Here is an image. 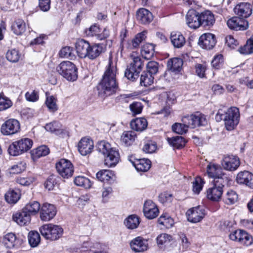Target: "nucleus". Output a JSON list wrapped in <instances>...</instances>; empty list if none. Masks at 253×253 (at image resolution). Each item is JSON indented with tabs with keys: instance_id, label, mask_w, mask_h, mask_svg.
<instances>
[{
	"instance_id": "20e7f679",
	"label": "nucleus",
	"mask_w": 253,
	"mask_h": 253,
	"mask_svg": "<svg viewBox=\"0 0 253 253\" xmlns=\"http://www.w3.org/2000/svg\"><path fill=\"white\" fill-rule=\"evenodd\" d=\"M58 73L67 80L71 82L78 78V69L76 65L69 61H63L56 67Z\"/></svg>"
},
{
	"instance_id": "39448f33",
	"label": "nucleus",
	"mask_w": 253,
	"mask_h": 253,
	"mask_svg": "<svg viewBox=\"0 0 253 253\" xmlns=\"http://www.w3.org/2000/svg\"><path fill=\"white\" fill-rule=\"evenodd\" d=\"M40 231L45 239L50 241L58 240L63 233L61 226L51 223L43 225L40 228Z\"/></svg>"
},
{
	"instance_id": "9b49d317",
	"label": "nucleus",
	"mask_w": 253,
	"mask_h": 253,
	"mask_svg": "<svg viewBox=\"0 0 253 253\" xmlns=\"http://www.w3.org/2000/svg\"><path fill=\"white\" fill-rule=\"evenodd\" d=\"M226 183L217 182V181L213 182L207 190L206 197L207 199L213 202L219 201L223 194V188Z\"/></svg>"
},
{
	"instance_id": "ea45409f",
	"label": "nucleus",
	"mask_w": 253,
	"mask_h": 253,
	"mask_svg": "<svg viewBox=\"0 0 253 253\" xmlns=\"http://www.w3.org/2000/svg\"><path fill=\"white\" fill-rule=\"evenodd\" d=\"M45 94V105L48 109L51 112L56 111L58 110L56 98L53 95H50L47 92H46Z\"/></svg>"
},
{
	"instance_id": "2eb2a0df",
	"label": "nucleus",
	"mask_w": 253,
	"mask_h": 253,
	"mask_svg": "<svg viewBox=\"0 0 253 253\" xmlns=\"http://www.w3.org/2000/svg\"><path fill=\"white\" fill-rule=\"evenodd\" d=\"M23 241L14 233H8L3 236L2 243L4 246L9 249H17L20 247Z\"/></svg>"
},
{
	"instance_id": "7ed1b4c3",
	"label": "nucleus",
	"mask_w": 253,
	"mask_h": 253,
	"mask_svg": "<svg viewBox=\"0 0 253 253\" xmlns=\"http://www.w3.org/2000/svg\"><path fill=\"white\" fill-rule=\"evenodd\" d=\"M97 150L104 158V164L108 167H115L119 162L120 155L118 150L112 148L110 143L101 141L97 144Z\"/></svg>"
},
{
	"instance_id": "4be33fe9",
	"label": "nucleus",
	"mask_w": 253,
	"mask_h": 253,
	"mask_svg": "<svg viewBox=\"0 0 253 253\" xmlns=\"http://www.w3.org/2000/svg\"><path fill=\"white\" fill-rule=\"evenodd\" d=\"M78 150L83 156L90 153L94 147L93 142L88 138L84 137L78 143Z\"/></svg>"
},
{
	"instance_id": "8fccbe9b",
	"label": "nucleus",
	"mask_w": 253,
	"mask_h": 253,
	"mask_svg": "<svg viewBox=\"0 0 253 253\" xmlns=\"http://www.w3.org/2000/svg\"><path fill=\"white\" fill-rule=\"evenodd\" d=\"M5 199L7 203L14 204L20 199V194L18 192L13 190H10L5 194Z\"/></svg>"
},
{
	"instance_id": "f257e3e1",
	"label": "nucleus",
	"mask_w": 253,
	"mask_h": 253,
	"mask_svg": "<svg viewBox=\"0 0 253 253\" xmlns=\"http://www.w3.org/2000/svg\"><path fill=\"white\" fill-rule=\"evenodd\" d=\"M117 68L112 60L109 59L108 64L100 82L98 89L100 95L108 96L115 93L118 86L116 82Z\"/></svg>"
},
{
	"instance_id": "603ef678",
	"label": "nucleus",
	"mask_w": 253,
	"mask_h": 253,
	"mask_svg": "<svg viewBox=\"0 0 253 253\" xmlns=\"http://www.w3.org/2000/svg\"><path fill=\"white\" fill-rule=\"evenodd\" d=\"M238 51L244 54H249L253 53V42L250 38L247 40L246 44L241 47Z\"/></svg>"
},
{
	"instance_id": "393cba45",
	"label": "nucleus",
	"mask_w": 253,
	"mask_h": 253,
	"mask_svg": "<svg viewBox=\"0 0 253 253\" xmlns=\"http://www.w3.org/2000/svg\"><path fill=\"white\" fill-rule=\"evenodd\" d=\"M131 249L135 252H142L148 249V243L146 240L141 237H137L130 243Z\"/></svg>"
},
{
	"instance_id": "4d7b16f0",
	"label": "nucleus",
	"mask_w": 253,
	"mask_h": 253,
	"mask_svg": "<svg viewBox=\"0 0 253 253\" xmlns=\"http://www.w3.org/2000/svg\"><path fill=\"white\" fill-rule=\"evenodd\" d=\"M12 105V101L8 97L0 94V111L6 110Z\"/></svg>"
},
{
	"instance_id": "a878e982",
	"label": "nucleus",
	"mask_w": 253,
	"mask_h": 253,
	"mask_svg": "<svg viewBox=\"0 0 253 253\" xmlns=\"http://www.w3.org/2000/svg\"><path fill=\"white\" fill-rule=\"evenodd\" d=\"M13 220L20 226H24L31 221V215L24 209L22 211L13 214L12 216Z\"/></svg>"
},
{
	"instance_id": "6e6552de",
	"label": "nucleus",
	"mask_w": 253,
	"mask_h": 253,
	"mask_svg": "<svg viewBox=\"0 0 253 253\" xmlns=\"http://www.w3.org/2000/svg\"><path fill=\"white\" fill-rule=\"evenodd\" d=\"M206 174L209 178L213 179V182H227L229 179L220 166L213 163H210L207 166Z\"/></svg>"
},
{
	"instance_id": "79ce46f5",
	"label": "nucleus",
	"mask_w": 253,
	"mask_h": 253,
	"mask_svg": "<svg viewBox=\"0 0 253 253\" xmlns=\"http://www.w3.org/2000/svg\"><path fill=\"white\" fill-rule=\"evenodd\" d=\"M168 141L170 145L177 149L184 147L186 142L183 137L179 136L168 138Z\"/></svg>"
},
{
	"instance_id": "dca6fc26",
	"label": "nucleus",
	"mask_w": 253,
	"mask_h": 253,
	"mask_svg": "<svg viewBox=\"0 0 253 253\" xmlns=\"http://www.w3.org/2000/svg\"><path fill=\"white\" fill-rule=\"evenodd\" d=\"M240 165L239 158L234 155L224 156L222 161V168L228 171H232L236 170Z\"/></svg>"
},
{
	"instance_id": "bf43d9fd",
	"label": "nucleus",
	"mask_w": 253,
	"mask_h": 253,
	"mask_svg": "<svg viewBox=\"0 0 253 253\" xmlns=\"http://www.w3.org/2000/svg\"><path fill=\"white\" fill-rule=\"evenodd\" d=\"M157 148L156 142L152 141L147 142L144 145L143 150L147 153H153L155 152Z\"/></svg>"
},
{
	"instance_id": "49530a36",
	"label": "nucleus",
	"mask_w": 253,
	"mask_h": 253,
	"mask_svg": "<svg viewBox=\"0 0 253 253\" xmlns=\"http://www.w3.org/2000/svg\"><path fill=\"white\" fill-rule=\"evenodd\" d=\"M173 238L172 236L167 233H162L157 237V243L159 247L162 246H167L172 240Z\"/></svg>"
},
{
	"instance_id": "338daca9",
	"label": "nucleus",
	"mask_w": 253,
	"mask_h": 253,
	"mask_svg": "<svg viewBox=\"0 0 253 253\" xmlns=\"http://www.w3.org/2000/svg\"><path fill=\"white\" fill-rule=\"evenodd\" d=\"M57 184L55 176L51 175L45 182V187L48 190H52Z\"/></svg>"
},
{
	"instance_id": "7c9ffc66",
	"label": "nucleus",
	"mask_w": 253,
	"mask_h": 253,
	"mask_svg": "<svg viewBox=\"0 0 253 253\" xmlns=\"http://www.w3.org/2000/svg\"><path fill=\"white\" fill-rule=\"evenodd\" d=\"M170 39L171 43L176 48L182 47L185 43V38L178 32H172L170 34Z\"/></svg>"
},
{
	"instance_id": "5fc2aeb1",
	"label": "nucleus",
	"mask_w": 253,
	"mask_h": 253,
	"mask_svg": "<svg viewBox=\"0 0 253 253\" xmlns=\"http://www.w3.org/2000/svg\"><path fill=\"white\" fill-rule=\"evenodd\" d=\"M205 183L203 179L200 177L195 178L193 182V191L194 193L198 194L203 189L204 184Z\"/></svg>"
},
{
	"instance_id": "58836bf2",
	"label": "nucleus",
	"mask_w": 253,
	"mask_h": 253,
	"mask_svg": "<svg viewBox=\"0 0 253 253\" xmlns=\"http://www.w3.org/2000/svg\"><path fill=\"white\" fill-rule=\"evenodd\" d=\"M140 223L139 218L136 215H130L128 216L124 221L126 226L130 229L136 228Z\"/></svg>"
},
{
	"instance_id": "c03bdc74",
	"label": "nucleus",
	"mask_w": 253,
	"mask_h": 253,
	"mask_svg": "<svg viewBox=\"0 0 253 253\" xmlns=\"http://www.w3.org/2000/svg\"><path fill=\"white\" fill-rule=\"evenodd\" d=\"M40 207V204L38 202L31 201L26 204L23 209L31 215L36 214L39 211Z\"/></svg>"
},
{
	"instance_id": "a211bd4d",
	"label": "nucleus",
	"mask_w": 253,
	"mask_h": 253,
	"mask_svg": "<svg viewBox=\"0 0 253 253\" xmlns=\"http://www.w3.org/2000/svg\"><path fill=\"white\" fill-rule=\"evenodd\" d=\"M227 25L230 29L235 31L245 30L248 27V21L238 16L233 17L228 19Z\"/></svg>"
},
{
	"instance_id": "e2e57ef3",
	"label": "nucleus",
	"mask_w": 253,
	"mask_h": 253,
	"mask_svg": "<svg viewBox=\"0 0 253 253\" xmlns=\"http://www.w3.org/2000/svg\"><path fill=\"white\" fill-rule=\"evenodd\" d=\"M146 68L147 71L146 72L154 75L158 71V64L156 61H150L147 63Z\"/></svg>"
},
{
	"instance_id": "a19ab883",
	"label": "nucleus",
	"mask_w": 253,
	"mask_h": 253,
	"mask_svg": "<svg viewBox=\"0 0 253 253\" xmlns=\"http://www.w3.org/2000/svg\"><path fill=\"white\" fill-rule=\"evenodd\" d=\"M21 57V53L15 48L9 49L6 54V58L7 60L12 63L17 62Z\"/></svg>"
},
{
	"instance_id": "423d86ee",
	"label": "nucleus",
	"mask_w": 253,
	"mask_h": 253,
	"mask_svg": "<svg viewBox=\"0 0 253 253\" xmlns=\"http://www.w3.org/2000/svg\"><path fill=\"white\" fill-rule=\"evenodd\" d=\"M32 145L33 141L31 139L24 138L15 141L10 144L8 151L10 155L17 156L28 151Z\"/></svg>"
},
{
	"instance_id": "412c9836",
	"label": "nucleus",
	"mask_w": 253,
	"mask_h": 253,
	"mask_svg": "<svg viewBox=\"0 0 253 253\" xmlns=\"http://www.w3.org/2000/svg\"><path fill=\"white\" fill-rule=\"evenodd\" d=\"M216 41L214 35L206 33L200 36L199 40V45L203 48L211 49L215 45Z\"/></svg>"
},
{
	"instance_id": "c756f323",
	"label": "nucleus",
	"mask_w": 253,
	"mask_h": 253,
	"mask_svg": "<svg viewBox=\"0 0 253 253\" xmlns=\"http://www.w3.org/2000/svg\"><path fill=\"white\" fill-rule=\"evenodd\" d=\"M148 126V122L144 118H139L132 120L130 123V127L137 131H142Z\"/></svg>"
},
{
	"instance_id": "37998d69",
	"label": "nucleus",
	"mask_w": 253,
	"mask_h": 253,
	"mask_svg": "<svg viewBox=\"0 0 253 253\" xmlns=\"http://www.w3.org/2000/svg\"><path fill=\"white\" fill-rule=\"evenodd\" d=\"M27 168V163L25 161L18 162L12 166L9 169L11 174H18L25 170Z\"/></svg>"
},
{
	"instance_id": "1a4fd4ad",
	"label": "nucleus",
	"mask_w": 253,
	"mask_h": 253,
	"mask_svg": "<svg viewBox=\"0 0 253 253\" xmlns=\"http://www.w3.org/2000/svg\"><path fill=\"white\" fill-rule=\"evenodd\" d=\"M240 114L239 109L235 107L229 108L224 114L225 127L228 130L234 129L239 123Z\"/></svg>"
},
{
	"instance_id": "a18cd8bd",
	"label": "nucleus",
	"mask_w": 253,
	"mask_h": 253,
	"mask_svg": "<svg viewBox=\"0 0 253 253\" xmlns=\"http://www.w3.org/2000/svg\"><path fill=\"white\" fill-rule=\"evenodd\" d=\"M147 32L143 31V32L137 34L135 38L132 40L131 43L132 45L130 47L131 49H135L137 48L141 42L145 41L146 38Z\"/></svg>"
},
{
	"instance_id": "3c124183",
	"label": "nucleus",
	"mask_w": 253,
	"mask_h": 253,
	"mask_svg": "<svg viewBox=\"0 0 253 253\" xmlns=\"http://www.w3.org/2000/svg\"><path fill=\"white\" fill-rule=\"evenodd\" d=\"M59 56L62 58H70L72 59L75 57L74 49L70 46L63 47L59 52Z\"/></svg>"
},
{
	"instance_id": "de8ad7c7",
	"label": "nucleus",
	"mask_w": 253,
	"mask_h": 253,
	"mask_svg": "<svg viewBox=\"0 0 253 253\" xmlns=\"http://www.w3.org/2000/svg\"><path fill=\"white\" fill-rule=\"evenodd\" d=\"M41 237L37 231H32L28 234V241L32 247H37L40 243Z\"/></svg>"
},
{
	"instance_id": "f03ea898",
	"label": "nucleus",
	"mask_w": 253,
	"mask_h": 253,
	"mask_svg": "<svg viewBox=\"0 0 253 253\" xmlns=\"http://www.w3.org/2000/svg\"><path fill=\"white\" fill-rule=\"evenodd\" d=\"M77 53L82 58H88L93 60L98 57L103 51V45L100 43L90 44L88 42L81 39L76 44Z\"/></svg>"
},
{
	"instance_id": "aec40b11",
	"label": "nucleus",
	"mask_w": 253,
	"mask_h": 253,
	"mask_svg": "<svg viewBox=\"0 0 253 253\" xmlns=\"http://www.w3.org/2000/svg\"><path fill=\"white\" fill-rule=\"evenodd\" d=\"M186 20L187 25L191 28L196 29L201 26L200 14L193 9L188 10Z\"/></svg>"
},
{
	"instance_id": "c9c22d12",
	"label": "nucleus",
	"mask_w": 253,
	"mask_h": 253,
	"mask_svg": "<svg viewBox=\"0 0 253 253\" xmlns=\"http://www.w3.org/2000/svg\"><path fill=\"white\" fill-rule=\"evenodd\" d=\"M183 61L180 58H174L168 62V68L172 72H179L182 68Z\"/></svg>"
},
{
	"instance_id": "bb28decb",
	"label": "nucleus",
	"mask_w": 253,
	"mask_h": 253,
	"mask_svg": "<svg viewBox=\"0 0 253 253\" xmlns=\"http://www.w3.org/2000/svg\"><path fill=\"white\" fill-rule=\"evenodd\" d=\"M200 20L201 26L211 27L215 22V18L211 11L206 10L200 14Z\"/></svg>"
},
{
	"instance_id": "052dcab7",
	"label": "nucleus",
	"mask_w": 253,
	"mask_h": 253,
	"mask_svg": "<svg viewBox=\"0 0 253 253\" xmlns=\"http://www.w3.org/2000/svg\"><path fill=\"white\" fill-rule=\"evenodd\" d=\"M129 108L133 115H137L141 113L143 105L140 102H133L130 104Z\"/></svg>"
},
{
	"instance_id": "ddd939ff",
	"label": "nucleus",
	"mask_w": 253,
	"mask_h": 253,
	"mask_svg": "<svg viewBox=\"0 0 253 253\" xmlns=\"http://www.w3.org/2000/svg\"><path fill=\"white\" fill-rule=\"evenodd\" d=\"M229 238L235 242L248 246L253 242L252 237L246 231L242 230H236L229 235Z\"/></svg>"
},
{
	"instance_id": "f704fd0d",
	"label": "nucleus",
	"mask_w": 253,
	"mask_h": 253,
	"mask_svg": "<svg viewBox=\"0 0 253 253\" xmlns=\"http://www.w3.org/2000/svg\"><path fill=\"white\" fill-rule=\"evenodd\" d=\"M44 127L46 131L56 135L62 133L64 130L62 125L57 121H53L47 124Z\"/></svg>"
},
{
	"instance_id": "13d9d810",
	"label": "nucleus",
	"mask_w": 253,
	"mask_h": 253,
	"mask_svg": "<svg viewBox=\"0 0 253 253\" xmlns=\"http://www.w3.org/2000/svg\"><path fill=\"white\" fill-rule=\"evenodd\" d=\"M74 183L77 186L85 188H88L90 186L89 180L84 176H77L74 179Z\"/></svg>"
},
{
	"instance_id": "c85d7f7f",
	"label": "nucleus",
	"mask_w": 253,
	"mask_h": 253,
	"mask_svg": "<svg viewBox=\"0 0 253 253\" xmlns=\"http://www.w3.org/2000/svg\"><path fill=\"white\" fill-rule=\"evenodd\" d=\"M96 176L99 180L104 182H108L111 183L115 180L114 172L110 170H101L96 173Z\"/></svg>"
},
{
	"instance_id": "f8f14e48",
	"label": "nucleus",
	"mask_w": 253,
	"mask_h": 253,
	"mask_svg": "<svg viewBox=\"0 0 253 253\" xmlns=\"http://www.w3.org/2000/svg\"><path fill=\"white\" fill-rule=\"evenodd\" d=\"M58 173L63 178L71 177L74 172V167L71 162L65 159H60L56 164Z\"/></svg>"
},
{
	"instance_id": "5701e85b",
	"label": "nucleus",
	"mask_w": 253,
	"mask_h": 253,
	"mask_svg": "<svg viewBox=\"0 0 253 253\" xmlns=\"http://www.w3.org/2000/svg\"><path fill=\"white\" fill-rule=\"evenodd\" d=\"M236 180L238 183L245 184L253 189V174L249 171L244 170L239 172Z\"/></svg>"
},
{
	"instance_id": "864d4df0",
	"label": "nucleus",
	"mask_w": 253,
	"mask_h": 253,
	"mask_svg": "<svg viewBox=\"0 0 253 253\" xmlns=\"http://www.w3.org/2000/svg\"><path fill=\"white\" fill-rule=\"evenodd\" d=\"M238 199V195L236 193L232 190L227 192L225 196V202L227 204H233L235 203Z\"/></svg>"
},
{
	"instance_id": "0eeeda50",
	"label": "nucleus",
	"mask_w": 253,
	"mask_h": 253,
	"mask_svg": "<svg viewBox=\"0 0 253 253\" xmlns=\"http://www.w3.org/2000/svg\"><path fill=\"white\" fill-rule=\"evenodd\" d=\"M143 67V63L141 58L138 56L134 57L126 70L125 77L132 82L136 81L138 78Z\"/></svg>"
},
{
	"instance_id": "cd10ccee",
	"label": "nucleus",
	"mask_w": 253,
	"mask_h": 253,
	"mask_svg": "<svg viewBox=\"0 0 253 253\" xmlns=\"http://www.w3.org/2000/svg\"><path fill=\"white\" fill-rule=\"evenodd\" d=\"M137 19L142 24L149 23L153 17L151 12L145 8L139 9L136 13Z\"/></svg>"
},
{
	"instance_id": "774afa93",
	"label": "nucleus",
	"mask_w": 253,
	"mask_h": 253,
	"mask_svg": "<svg viewBox=\"0 0 253 253\" xmlns=\"http://www.w3.org/2000/svg\"><path fill=\"white\" fill-rule=\"evenodd\" d=\"M145 216L148 219H153L156 217L159 213L158 208H153L151 210L146 209V211H143Z\"/></svg>"
},
{
	"instance_id": "473e14b6",
	"label": "nucleus",
	"mask_w": 253,
	"mask_h": 253,
	"mask_svg": "<svg viewBox=\"0 0 253 253\" xmlns=\"http://www.w3.org/2000/svg\"><path fill=\"white\" fill-rule=\"evenodd\" d=\"M26 29V23L21 19L16 20L11 25V30L16 35L23 34L25 32Z\"/></svg>"
},
{
	"instance_id": "e433bc0d",
	"label": "nucleus",
	"mask_w": 253,
	"mask_h": 253,
	"mask_svg": "<svg viewBox=\"0 0 253 253\" xmlns=\"http://www.w3.org/2000/svg\"><path fill=\"white\" fill-rule=\"evenodd\" d=\"M136 135L133 131H124L121 138L122 142L126 146L131 145L135 140Z\"/></svg>"
},
{
	"instance_id": "72a5a7b5",
	"label": "nucleus",
	"mask_w": 253,
	"mask_h": 253,
	"mask_svg": "<svg viewBox=\"0 0 253 253\" xmlns=\"http://www.w3.org/2000/svg\"><path fill=\"white\" fill-rule=\"evenodd\" d=\"M49 153V149L46 146L42 145L31 151V158L35 161L40 157L47 155Z\"/></svg>"
},
{
	"instance_id": "f3484780",
	"label": "nucleus",
	"mask_w": 253,
	"mask_h": 253,
	"mask_svg": "<svg viewBox=\"0 0 253 253\" xmlns=\"http://www.w3.org/2000/svg\"><path fill=\"white\" fill-rule=\"evenodd\" d=\"M57 212L54 205L48 203H44L40 210V218L42 221H48L51 220Z\"/></svg>"
},
{
	"instance_id": "6ab92c4d",
	"label": "nucleus",
	"mask_w": 253,
	"mask_h": 253,
	"mask_svg": "<svg viewBox=\"0 0 253 253\" xmlns=\"http://www.w3.org/2000/svg\"><path fill=\"white\" fill-rule=\"evenodd\" d=\"M204 210L196 207L188 210L186 213L187 220L192 223H197L202 220L205 216Z\"/></svg>"
},
{
	"instance_id": "0e129e2a",
	"label": "nucleus",
	"mask_w": 253,
	"mask_h": 253,
	"mask_svg": "<svg viewBox=\"0 0 253 253\" xmlns=\"http://www.w3.org/2000/svg\"><path fill=\"white\" fill-rule=\"evenodd\" d=\"M223 57L221 54L215 56L211 61V65L215 69H219L222 65Z\"/></svg>"
},
{
	"instance_id": "b1692460",
	"label": "nucleus",
	"mask_w": 253,
	"mask_h": 253,
	"mask_svg": "<svg viewBox=\"0 0 253 253\" xmlns=\"http://www.w3.org/2000/svg\"><path fill=\"white\" fill-rule=\"evenodd\" d=\"M234 12L239 16L248 18L252 13V6L248 2H241L235 6Z\"/></svg>"
},
{
	"instance_id": "09e8293b",
	"label": "nucleus",
	"mask_w": 253,
	"mask_h": 253,
	"mask_svg": "<svg viewBox=\"0 0 253 253\" xmlns=\"http://www.w3.org/2000/svg\"><path fill=\"white\" fill-rule=\"evenodd\" d=\"M154 77L153 75L143 72L140 77V84L141 86H147L151 85L153 83Z\"/></svg>"
},
{
	"instance_id": "9d476101",
	"label": "nucleus",
	"mask_w": 253,
	"mask_h": 253,
	"mask_svg": "<svg viewBox=\"0 0 253 253\" xmlns=\"http://www.w3.org/2000/svg\"><path fill=\"white\" fill-rule=\"evenodd\" d=\"M182 122L188 126V128H195L201 126H206L207 124L206 116L199 112L184 116L182 119Z\"/></svg>"
},
{
	"instance_id": "69168bd1",
	"label": "nucleus",
	"mask_w": 253,
	"mask_h": 253,
	"mask_svg": "<svg viewBox=\"0 0 253 253\" xmlns=\"http://www.w3.org/2000/svg\"><path fill=\"white\" fill-rule=\"evenodd\" d=\"M159 201L163 204L170 203L172 200V195L168 192H164L159 196Z\"/></svg>"
},
{
	"instance_id": "680f3d73",
	"label": "nucleus",
	"mask_w": 253,
	"mask_h": 253,
	"mask_svg": "<svg viewBox=\"0 0 253 253\" xmlns=\"http://www.w3.org/2000/svg\"><path fill=\"white\" fill-rule=\"evenodd\" d=\"M99 32L100 29L96 24L92 25L88 29L85 31L86 36L88 37L95 36L97 39Z\"/></svg>"
},
{
	"instance_id": "2f4dec72",
	"label": "nucleus",
	"mask_w": 253,
	"mask_h": 253,
	"mask_svg": "<svg viewBox=\"0 0 253 253\" xmlns=\"http://www.w3.org/2000/svg\"><path fill=\"white\" fill-rule=\"evenodd\" d=\"M130 161L137 171H146L151 167V161L148 159H141L136 160L135 162L131 161L130 160Z\"/></svg>"
},
{
	"instance_id": "4c0bfd02",
	"label": "nucleus",
	"mask_w": 253,
	"mask_h": 253,
	"mask_svg": "<svg viewBox=\"0 0 253 253\" xmlns=\"http://www.w3.org/2000/svg\"><path fill=\"white\" fill-rule=\"evenodd\" d=\"M154 45L146 43L143 45L141 49V54L145 59H150L154 54Z\"/></svg>"
},
{
	"instance_id": "4468645a",
	"label": "nucleus",
	"mask_w": 253,
	"mask_h": 253,
	"mask_svg": "<svg viewBox=\"0 0 253 253\" xmlns=\"http://www.w3.org/2000/svg\"><path fill=\"white\" fill-rule=\"evenodd\" d=\"M20 128L19 122L16 119H10L1 125L0 131L4 135H10L18 132Z\"/></svg>"
},
{
	"instance_id": "6e6d98bb",
	"label": "nucleus",
	"mask_w": 253,
	"mask_h": 253,
	"mask_svg": "<svg viewBox=\"0 0 253 253\" xmlns=\"http://www.w3.org/2000/svg\"><path fill=\"white\" fill-rule=\"evenodd\" d=\"M188 126L184 125V123H175L172 126V130L173 132L179 134H183L188 130Z\"/></svg>"
}]
</instances>
